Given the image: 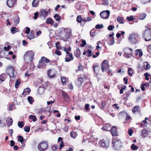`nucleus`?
I'll return each instance as SVG.
<instances>
[{
  "label": "nucleus",
  "instance_id": "8",
  "mask_svg": "<svg viewBox=\"0 0 151 151\" xmlns=\"http://www.w3.org/2000/svg\"><path fill=\"white\" fill-rule=\"evenodd\" d=\"M6 72L10 77L13 78L15 77L14 75V68L11 65L8 66L6 69Z\"/></svg>",
  "mask_w": 151,
  "mask_h": 151
},
{
  "label": "nucleus",
  "instance_id": "10",
  "mask_svg": "<svg viewBox=\"0 0 151 151\" xmlns=\"http://www.w3.org/2000/svg\"><path fill=\"white\" fill-rule=\"evenodd\" d=\"M109 65L108 61L105 60L103 61L101 64V70L103 72L106 71L109 68Z\"/></svg>",
  "mask_w": 151,
  "mask_h": 151
},
{
  "label": "nucleus",
  "instance_id": "38",
  "mask_svg": "<svg viewBox=\"0 0 151 151\" xmlns=\"http://www.w3.org/2000/svg\"><path fill=\"white\" fill-rule=\"evenodd\" d=\"M128 74L130 76H133V71L132 68H129L128 70Z\"/></svg>",
  "mask_w": 151,
  "mask_h": 151
},
{
  "label": "nucleus",
  "instance_id": "21",
  "mask_svg": "<svg viewBox=\"0 0 151 151\" xmlns=\"http://www.w3.org/2000/svg\"><path fill=\"white\" fill-rule=\"evenodd\" d=\"M58 142H60V147L59 149H61L64 146V142L63 141V138L61 137H59L58 138Z\"/></svg>",
  "mask_w": 151,
  "mask_h": 151
},
{
  "label": "nucleus",
  "instance_id": "4",
  "mask_svg": "<svg viewBox=\"0 0 151 151\" xmlns=\"http://www.w3.org/2000/svg\"><path fill=\"white\" fill-rule=\"evenodd\" d=\"M112 143L114 150H119L122 147V143L120 140L114 139L112 140Z\"/></svg>",
  "mask_w": 151,
  "mask_h": 151
},
{
  "label": "nucleus",
  "instance_id": "32",
  "mask_svg": "<svg viewBox=\"0 0 151 151\" xmlns=\"http://www.w3.org/2000/svg\"><path fill=\"white\" fill-rule=\"evenodd\" d=\"M146 16V14L145 13H142L139 14V19L140 20L144 19Z\"/></svg>",
  "mask_w": 151,
  "mask_h": 151
},
{
  "label": "nucleus",
  "instance_id": "3",
  "mask_svg": "<svg viewBox=\"0 0 151 151\" xmlns=\"http://www.w3.org/2000/svg\"><path fill=\"white\" fill-rule=\"evenodd\" d=\"M50 63V60L44 57H42L39 61L38 67L39 68L44 69L47 66L46 63L48 64Z\"/></svg>",
  "mask_w": 151,
  "mask_h": 151
},
{
  "label": "nucleus",
  "instance_id": "42",
  "mask_svg": "<svg viewBox=\"0 0 151 151\" xmlns=\"http://www.w3.org/2000/svg\"><path fill=\"white\" fill-rule=\"evenodd\" d=\"M18 29L16 27H12L11 29V33L12 34H14L17 31Z\"/></svg>",
  "mask_w": 151,
  "mask_h": 151
},
{
  "label": "nucleus",
  "instance_id": "33",
  "mask_svg": "<svg viewBox=\"0 0 151 151\" xmlns=\"http://www.w3.org/2000/svg\"><path fill=\"white\" fill-rule=\"evenodd\" d=\"M62 94L63 96L64 99L66 100H68L69 99V97L67 93L64 91L62 92Z\"/></svg>",
  "mask_w": 151,
  "mask_h": 151
},
{
  "label": "nucleus",
  "instance_id": "48",
  "mask_svg": "<svg viewBox=\"0 0 151 151\" xmlns=\"http://www.w3.org/2000/svg\"><path fill=\"white\" fill-rule=\"evenodd\" d=\"M105 126L106 131H110L111 130V128L109 124H106Z\"/></svg>",
  "mask_w": 151,
  "mask_h": 151
},
{
  "label": "nucleus",
  "instance_id": "43",
  "mask_svg": "<svg viewBox=\"0 0 151 151\" xmlns=\"http://www.w3.org/2000/svg\"><path fill=\"white\" fill-rule=\"evenodd\" d=\"M127 113L125 111L121 112L119 113V115L122 117H126L127 116Z\"/></svg>",
  "mask_w": 151,
  "mask_h": 151
},
{
  "label": "nucleus",
  "instance_id": "26",
  "mask_svg": "<svg viewBox=\"0 0 151 151\" xmlns=\"http://www.w3.org/2000/svg\"><path fill=\"white\" fill-rule=\"evenodd\" d=\"M93 67L94 69V72L96 75H98L99 73V67L96 65H93Z\"/></svg>",
  "mask_w": 151,
  "mask_h": 151
},
{
  "label": "nucleus",
  "instance_id": "45",
  "mask_svg": "<svg viewBox=\"0 0 151 151\" xmlns=\"http://www.w3.org/2000/svg\"><path fill=\"white\" fill-rule=\"evenodd\" d=\"M27 100L28 101L29 103L30 104H32L34 101V100L32 97L28 96L27 97Z\"/></svg>",
  "mask_w": 151,
  "mask_h": 151
},
{
  "label": "nucleus",
  "instance_id": "55",
  "mask_svg": "<svg viewBox=\"0 0 151 151\" xmlns=\"http://www.w3.org/2000/svg\"><path fill=\"white\" fill-rule=\"evenodd\" d=\"M144 75L145 76L146 80H148L149 79V76H150V74H149L147 73H146L144 74Z\"/></svg>",
  "mask_w": 151,
  "mask_h": 151
},
{
  "label": "nucleus",
  "instance_id": "25",
  "mask_svg": "<svg viewBox=\"0 0 151 151\" xmlns=\"http://www.w3.org/2000/svg\"><path fill=\"white\" fill-rule=\"evenodd\" d=\"M83 55H86L87 57H89L92 55V51L90 50L87 51H84L83 52Z\"/></svg>",
  "mask_w": 151,
  "mask_h": 151
},
{
  "label": "nucleus",
  "instance_id": "17",
  "mask_svg": "<svg viewBox=\"0 0 151 151\" xmlns=\"http://www.w3.org/2000/svg\"><path fill=\"white\" fill-rule=\"evenodd\" d=\"M149 132H150L148 130L144 129L142 131L141 135L143 138H145L148 136V133Z\"/></svg>",
  "mask_w": 151,
  "mask_h": 151
},
{
  "label": "nucleus",
  "instance_id": "24",
  "mask_svg": "<svg viewBox=\"0 0 151 151\" xmlns=\"http://www.w3.org/2000/svg\"><path fill=\"white\" fill-rule=\"evenodd\" d=\"M61 79L62 83L63 85H66L68 80V78H66L65 77L62 76L61 77Z\"/></svg>",
  "mask_w": 151,
  "mask_h": 151
},
{
  "label": "nucleus",
  "instance_id": "7",
  "mask_svg": "<svg viewBox=\"0 0 151 151\" xmlns=\"http://www.w3.org/2000/svg\"><path fill=\"white\" fill-rule=\"evenodd\" d=\"M38 149L40 151H44L48 147L47 143L46 141L42 142L37 146Z\"/></svg>",
  "mask_w": 151,
  "mask_h": 151
},
{
  "label": "nucleus",
  "instance_id": "18",
  "mask_svg": "<svg viewBox=\"0 0 151 151\" xmlns=\"http://www.w3.org/2000/svg\"><path fill=\"white\" fill-rule=\"evenodd\" d=\"M111 130V133L113 136H116L117 135V132L115 126L113 127Z\"/></svg>",
  "mask_w": 151,
  "mask_h": 151
},
{
  "label": "nucleus",
  "instance_id": "37",
  "mask_svg": "<svg viewBox=\"0 0 151 151\" xmlns=\"http://www.w3.org/2000/svg\"><path fill=\"white\" fill-rule=\"evenodd\" d=\"M54 17L55 20L57 21H59L61 19L60 17L58 14H56L54 16Z\"/></svg>",
  "mask_w": 151,
  "mask_h": 151
},
{
  "label": "nucleus",
  "instance_id": "52",
  "mask_svg": "<svg viewBox=\"0 0 151 151\" xmlns=\"http://www.w3.org/2000/svg\"><path fill=\"white\" fill-rule=\"evenodd\" d=\"M85 79V77L83 78L80 77L78 78V81L80 82V84H81L82 83V82L84 81Z\"/></svg>",
  "mask_w": 151,
  "mask_h": 151
},
{
  "label": "nucleus",
  "instance_id": "15",
  "mask_svg": "<svg viewBox=\"0 0 151 151\" xmlns=\"http://www.w3.org/2000/svg\"><path fill=\"white\" fill-rule=\"evenodd\" d=\"M65 58V61L66 62H69L70 61L73 60V59L72 53L66 54Z\"/></svg>",
  "mask_w": 151,
  "mask_h": 151
},
{
  "label": "nucleus",
  "instance_id": "63",
  "mask_svg": "<svg viewBox=\"0 0 151 151\" xmlns=\"http://www.w3.org/2000/svg\"><path fill=\"white\" fill-rule=\"evenodd\" d=\"M99 104L100 105L102 106V108H104L106 106V102L105 101H103L101 102V104Z\"/></svg>",
  "mask_w": 151,
  "mask_h": 151
},
{
  "label": "nucleus",
  "instance_id": "12",
  "mask_svg": "<svg viewBox=\"0 0 151 151\" xmlns=\"http://www.w3.org/2000/svg\"><path fill=\"white\" fill-rule=\"evenodd\" d=\"M124 56L127 58L130 57L132 54V50L131 48H126L124 50Z\"/></svg>",
  "mask_w": 151,
  "mask_h": 151
},
{
  "label": "nucleus",
  "instance_id": "54",
  "mask_svg": "<svg viewBox=\"0 0 151 151\" xmlns=\"http://www.w3.org/2000/svg\"><path fill=\"white\" fill-rule=\"evenodd\" d=\"M18 127L20 128H22L24 126L23 122H19L18 123Z\"/></svg>",
  "mask_w": 151,
  "mask_h": 151
},
{
  "label": "nucleus",
  "instance_id": "36",
  "mask_svg": "<svg viewBox=\"0 0 151 151\" xmlns=\"http://www.w3.org/2000/svg\"><path fill=\"white\" fill-rule=\"evenodd\" d=\"M54 23V21L52 20V19L51 18H49L47 19L46 21V23L47 24H52Z\"/></svg>",
  "mask_w": 151,
  "mask_h": 151
},
{
  "label": "nucleus",
  "instance_id": "6",
  "mask_svg": "<svg viewBox=\"0 0 151 151\" xmlns=\"http://www.w3.org/2000/svg\"><path fill=\"white\" fill-rule=\"evenodd\" d=\"M143 36L146 41L151 40V29L149 28L145 30L143 34Z\"/></svg>",
  "mask_w": 151,
  "mask_h": 151
},
{
  "label": "nucleus",
  "instance_id": "49",
  "mask_svg": "<svg viewBox=\"0 0 151 151\" xmlns=\"http://www.w3.org/2000/svg\"><path fill=\"white\" fill-rule=\"evenodd\" d=\"M76 21L79 23H81V22L82 18L81 15H78L77 16Z\"/></svg>",
  "mask_w": 151,
  "mask_h": 151
},
{
  "label": "nucleus",
  "instance_id": "59",
  "mask_svg": "<svg viewBox=\"0 0 151 151\" xmlns=\"http://www.w3.org/2000/svg\"><path fill=\"white\" fill-rule=\"evenodd\" d=\"M133 132V130L131 129H129L128 131V134L130 136H131L132 135V133Z\"/></svg>",
  "mask_w": 151,
  "mask_h": 151
},
{
  "label": "nucleus",
  "instance_id": "47",
  "mask_svg": "<svg viewBox=\"0 0 151 151\" xmlns=\"http://www.w3.org/2000/svg\"><path fill=\"white\" fill-rule=\"evenodd\" d=\"M135 54H136V55L138 54L140 57H141L142 55V52L141 50H136Z\"/></svg>",
  "mask_w": 151,
  "mask_h": 151
},
{
  "label": "nucleus",
  "instance_id": "58",
  "mask_svg": "<svg viewBox=\"0 0 151 151\" xmlns=\"http://www.w3.org/2000/svg\"><path fill=\"white\" fill-rule=\"evenodd\" d=\"M144 68L145 69H149L150 68V65L149 64H148L147 63H145Z\"/></svg>",
  "mask_w": 151,
  "mask_h": 151
},
{
  "label": "nucleus",
  "instance_id": "62",
  "mask_svg": "<svg viewBox=\"0 0 151 151\" xmlns=\"http://www.w3.org/2000/svg\"><path fill=\"white\" fill-rule=\"evenodd\" d=\"M114 28V25H111L109 26L108 27V29L109 30L112 31L113 29Z\"/></svg>",
  "mask_w": 151,
  "mask_h": 151
},
{
  "label": "nucleus",
  "instance_id": "34",
  "mask_svg": "<svg viewBox=\"0 0 151 151\" xmlns=\"http://www.w3.org/2000/svg\"><path fill=\"white\" fill-rule=\"evenodd\" d=\"M70 137L74 139H75L76 137L77 134L76 132L75 131L72 132L70 133Z\"/></svg>",
  "mask_w": 151,
  "mask_h": 151
},
{
  "label": "nucleus",
  "instance_id": "9",
  "mask_svg": "<svg viewBox=\"0 0 151 151\" xmlns=\"http://www.w3.org/2000/svg\"><path fill=\"white\" fill-rule=\"evenodd\" d=\"M109 140L107 139H103L100 141L99 143L101 146L106 148H108L109 146Z\"/></svg>",
  "mask_w": 151,
  "mask_h": 151
},
{
  "label": "nucleus",
  "instance_id": "31",
  "mask_svg": "<svg viewBox=\"0 0 151 151\" xmlns=\"http://www.w3.org/2000/svg\"><path fill=\"white\" fill-rule=\"evenodd\" d=\"M45 90V88L44 87H39L38 89L39 93L40 95L43 94Z\"/></svg>",
  "mask_w": 151,
  "mask_h": 151
},
{
  "label": "nucleus",
  "instance_id": "27",
  "mask_svg": "<svg viewBox=\"0 0 151 151\" xmlns=\"http://www.w3.org/2000/svg\"><path fill=\"white\" fill-rule=\"evenodd\" d=\"M39 0H34L32 2V6L33 7H35L39 5Z\"/></svg>",
  "mask_w": 151,
  "mask_h": 151
},
{
  "label": "nucleus",
  "instance_id": "19",
  "mask_svg": "<svg viewBox=\"0 0 151 151\" xmlns=\"http://www.w3.org/2000/svg\"><path fill=\"white\" fill-rule=\"evenodd\" d=\"M13 120L11 117H8L6 119V123L7 125L9 127L12 124Z\"/></svg>",
  "mask_w": 151,
  "mask_h": 151
},
{
  "label": "nucleus",
  "instance_id": "5",
  "mask_svg": "<svg viewBox=\"0 0 151 151\" xmlns=\"http://www.w3.org/2000/svg\"><path fill=\"white\" fill-rule=\"evenodd\" d=\"M138 37L139 36L137 34L133 33L129 35L128 40L131 44H134L137 42Z\"/></svg>",
  "mask_w": 151,
  "mask_h": 151
},
{
  "label": "nucleus",
  "instance_id": "11",
  "mask_svg": "<svg viewBox=\"0 0 151 151\" xmlns=\"http://www.w3.org/2000/svg\"><path fill=\"white\" fill-rule=\"evenodd\" d=\"M110 12L108 10L104 11L100 13V16L103 19H108L109 17Z\"/></svg>",
  "mask_w": 151,
  "mask_h": 151
},
{
  "label": "nucleus",
  "instance_id": "14",
  "mask_svg": "<svg viewBox=\"0 0 151 151\" xmlns=\"http://www.w3.org/2000/svg\"><path fill=\"white\" fill-rule=\"evenodd\" d=\"M16 1L17 0H7L6 4L9 7H12L16 3Z\"/></svg>",
  "mask_w": 151,
  "mask_h": 151
},
{
  "label": "nucleus",
  "instance_id": "44",
  "mask_svg": "<svg viewBox=\"0 0 151 151\" xmlns=\"http://www.w3.org/2000/svg\"><path fill=\"white\" fill-rule=\"evenodd\" d=\"M89 140L91 142H95L98 139L97 138H94L93 136H91L89 138Z\"/></svg>",
  "mask_w": 151,
  "mask_h": 151
},
{
  "label": "nucleus",
  "instance_id": "30",
  "mask_svg": "<svg viewBox=\"0 0 151 151\" xmlns=\"http://www.w3.org/2000/svg\"><path fill=\"white\" fill-rule=\"evenodd\" d=\"M7 75L6 73H3L0 75V80L1 81H4L6 78Z\"/></svg>",
  "mask_w": 151,
  "mask_h": 151
},
{
  "label": "nucleus",
  "instance_id": "29",
  "mask_svg": "<svg viewBox=\"0 0 151 151\" xmlns=\"http://www.w3.org/2000/svg\"><path fill=\"white\" fill-rule=\"evenodd\" d=\"M18 140L19 142H21V144L23 146V147L25 146V144L23 142L24 139L23 137L21 136H18Z\"/></svg>",
  "mask_w": 151,
  "mask_h": 151
},
{
  "label": "nucleus",
  "instance_id": "56",
  "mask_svg": "<svg viewBox=\"0 0 151 151\" xmlns=\"http://www.w3.org/2000/svg\"><path fill=\"white\" fill-rule=\"evenodd\" d=\"M71 50V48L70 47H69L68 48L65 47L64 48V51L66 52V54H68L70 53L68 52V51H70Z\"/></svg>",
  "mask_w": 151,
  "mask_h": 151
},
{
  "label": "nucleus",
  "instance_id": "61",
  "mask_svg": "<svg viewBox=\"0 0 151 151\" xmlns=\"http://www.w3.org/2000/svg\"><path fill=\"white\" fill-rule=\"evenodd\" d=\"M52 150L53 151H55L58 148V146L56 145H54L51 146Z\"/></svg>",
  "mask_w": 151,
  "mask_h": 151
},
{
  "label": "nucleus",
  "instance_id": "28",
  "mask_svg": "<svg viewBox=\"0 0 151 151\" xmlns=\"http://www.w3.org/2000/svg\"><path fill=\"white\" fill-rule=\"evenodd\" d=\"M74 55L77 58H79L81 54V52L80 49L78 48H77L76 50L74 52Z\"/></svg>",
  "mask_w": 151,
  "mask_h": 151
},
{
  "label": "nucleus",
  "instance_id": "40",
  "mask_svg": "<svg viewBox=\"0 0 151 151\" xmlns=\"http://www.w3.org/2000/svg\"><path fill=\"white\" fill-rule=\"evenodd\" d=\"M131 149L134 150H137L138 149V147L136 145L134 144H132L131 147Z\"/></svg>",
  "mask_w": 151,
  "mask_h": 151
},
{
  "label": "nucleus",
  "instance_id": "22",
  "mask_svg": "<svg viewBox=\"0 0 151 151\" xmlns=\"http://www.w3.org/2000/svg\"><path fill=\"white\" fill-rule=\"evenodd\" d=\"M31 91V89L29 88H27L24 90L22 95L25 96L29 94Z\"/></svg>",
  "mask_w": 151,
  "mask_h": 151
},
{
  "label": "nucleus",
  "instance_id": "16",
  "mask_svg": "<svg viewBox=\"0 0 151 151\" xmlns=\"http://www.w3.org/2000/svg\"><path fill=\"white\" fill-rule=\"evenodd\" d=\"M14 25L18 24L19 21V18L17 15H15L14 18H12Z\"/></svg>",
  "mask_w": 151,
  "mask_h": 151
},
{
  "label": "nucleus",
  "instance_id": "20",
  "mask_svg": "<svg viewBox=\"0 0 151 151\" xmlns=\"http://www.w3.org/2000/svg\"><path fill=\"white\" fill-rule=\"evenodd\" d=\"M114 43V37H112L108 39V44L109 45H112Z\"/></svg>",
  "mask_w": 151,
  "mask_h": 151
},
{
  "label": "nucleus",
  "instance_id": "35",
  "mask_svg": "<svg viewBox=\"0 0 151 151\" xmlns=\"http://www.w3.org/2000/svg\"><path fill=\"white\" fill-rule=\"evenodd\" d=\"M48 76L50 78H52L55 76V74L52 73L51 70H49L47 72Z\"/></svg>",
  "mask_w": 151,
  "mask_h": 151
},
{
  "label": "nucleus",
  "instance_id": "51",
  "mask_svg": "<svg viewBox=\"0 0 151 151\" xmlns=\"http://www.w3.org/2000/svg\"><path fill=\"white\" fill-rule=\"evenodd\" d=\"M103 25L102 24H98L96 25L95 28L96 29H101L103 27Z\"/></svg>",
  "mask_w": 151,
  "mask_h": 151
},
{
  "label": "nucleus",
  "instance_id": "39",
  "mask_svg": "<svg viewBox=\"0 0 151 151\" xmlns=\"http://www.w3.org/2000/svg\"><path fill=\"white\" fill-rule=\"evenodd\" d=\"M117 21L120 24H123L124 23L123 19V17H119L117 19Z\"/></svg>",
  "mask_w": 151,
  "mask_h": 151
},
{
  "label": "nucleus",
  "instance_id": "46",
  "mask_svg": "<svg viewBox=\"0 0 151 151\" xmlns=\"http://www.w3.org/2000/svg\"><path fill=\"white\" fill-rule=\"evenodd\" d=\"M21 84V83L19 80L18 79L16 82L15 84V87L16 88H18V86Z\"/></svg>",
  "mask_w": 151,
  "mask_h": 151
},
{
  "label": "nucleus",
  "instance_id": "13",
  "mask_svg": "<svg viewBox=\"0 0 151 151\" xmlns=\"http://www.w3.org/2000/svg\"><path fill=\"white\" fill-rule=\"evenodd\" d=\"M40 17L41 18H45L48 14V12L45 9H42L40 10Z\"/></svg>",
  "mask_w": 151,
  "mask_h": 151
},
{
  "label": "nucleus",
  "instance_id": "60",
  "mask_svg": "<svg viewBox=\"0 0 151 151\" xmlns=\"http://www.w3.org/2000/svg\"><path fill=\"white\" fill-rule=\"evenodd\" d=\"M127 20H128L129 21H131L133 20V16H131L130 17H127L126 18Z\"/></svg>",
  "mask_w": 151,
  "mask_h": 151
},
{
  "label": "nucleus",
  "instance_id": "53",
  "mask_svg": "<svg viewBox=\"0 0 151 151\" xmlns=\"http://www.w3.org/2000/svg\"><path fill=\"white\" fill-rule=\"evenodd\" d=\"M83 66L80 65L78 67V70H76V72H77L78 71H83Z\"/></svg>",
  "mask_w": 151,
  "mask_h": 151
},
{
  "label": "nucleus",
  "instance_id": "23",
  "mask_svg": "<svg viewBox=\"0 0 151 151\" xmlns=\"http://www.w3.org/2000/svg\"><path fill=\"white\" fill-rule=\"evenodd\" d=\"M34 31H32L30 32V34L28 35L27 36V38L30 40L34 39L35 37L34 35Z\"/></svg>",
  "mask_w": 151,
  "mask_h": 151
},
{
  "label": "nucleus",
  "instance_id": "57",
  "mask_svg": "<svg viewBox=\"0 0 151 151\" xmlns=\"http://www.w3.org/2000/svg\"><path fill=\"white\" fill-rule=\"evenodd\" d=\"M109 2L107 0H103V2L102 4L104 5L107 6L109 4Z\"/></svg>",
  "mask_w": 151,
  "mask_h": 151
},
{
  "label": "nucleus",
  "instance_id": "50",
  "mask_svg": "<svg viewBox=\"0 0 151 151\" xmlns=\"http://www.w3.org/2000/svg\"><path fill=\"white\" fill-rule=\"evenodd\" d=\"M29 117L30 119H32L33 121L34 122L37 121V118L35 116L31 115L29 116Z\"/></svg>",
  "mask_w": 151,
  "mask_h": 151
},
{
  "label": "nucleus",
  "instance_id": "41",
  "mask_svg": "<svg viewBox=\"0 0 151 151\" xmlns=\"http://www.w3.org/2000/svg\"><path fill=\"white\" fill-rule=\"evenodd\" d=\"M139 109V106H136L133 107L132 108V111L133 113H135L136 112L138 111V109Z\"/></svg>",
  "mask_w": 151,
  "mask_h": 151
},
{
  "label": "nucleus",
  "instance_id": "64",
  "mask_svg": "<svg viewBox=\"0 0 151 151\" xmlns=\"http://www.w3.org/2000/svg\"><path fill=\"white\" fill-rule=\"evenodd\" d=\"M82 44H81V46L83 47L85 46L86 44V42L85 40H83L82 41Z\"/></svg>",
  "mask_w": 151,
  "mask_h": 151
},
{
  "label": "nucleus",
  "instance_id": "1",
  "mask_svg": "<svg viewBox=\"0 0 151 151\" xmlns=\"http://www.w3.org/2000/svg\"><path fill=\"white\" fill-rule=\"evenodd\" d=\"M60 38L64 41H67L72 35V30L70 28H62L59 30Z\"/></svg>",
  "mask_w": 151,
  "mask_h": 151
},
{
  "label": "nucleus",
  "instance_id": "2",
  "mask_svg": "<svg viewBox=\"0 0 151 151\" xmlns=\"http://www.w3.org/2000/svg\"><path fill=\"white\" fill-rule=\"evenodd\" d=\"M34 56V53L32 50L27 51L24 55V59L26 63H31L32 61Z\"/></svg>",
  "mask_w": 151,
  "mask_h": 151
}]
</instances>
